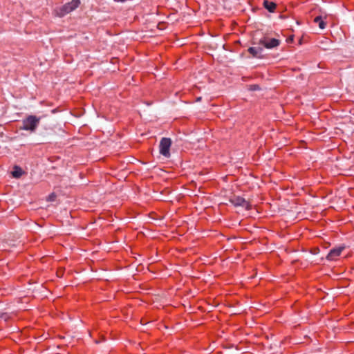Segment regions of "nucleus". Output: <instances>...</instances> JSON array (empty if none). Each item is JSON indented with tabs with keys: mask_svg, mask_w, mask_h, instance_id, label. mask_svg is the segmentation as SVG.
Masks as SVG:
<instances>
[{
	"mask_svg": "<svg viewBox=\"0 0 354 354\" xmlns=\"http://www.w3.org/2000/svg\"><path fill=\"white\" fill-rule=\"evenodd\" d=\"M314 21L315 23H318L319 24V27L321 28V29H324L326 27V24L325 22L322 20V17L321 16H318V17H316L314 19Z\"/></svg>",
	"mask_w": 354,
	"mask_h": 354,
	"instance_id": "9d476101",
	"label": "nucleus"
},
{
	"mask_svg": "<svg viewBox=\"0 0 354 354\" xmlns=\"http://www.w3.org/2000/svg\"><path fill=\"white\" fill-rule=\"evenodd\" d=\"M344 248L345 246L339 245L338 247L332 249L327 255V259L330 261L336 260L337 258L341 254L342 252L344 250Z\"/></svg>",
	"mask_w": 354,
	"mask_h": 354,
	"instance_id": "423d86ee",
	"label": "nucleus"
},
{
	"mask_svg": "<svg viewBox=\"0 0 354 354\" xmlns=\"http://www.w3.org/2000/svg\"><path fill=\"white\" fill-rule=\"evenodd\" d=\"M248 51L253 57H261L263 48L261 47H250Z\"/></svg>",
	"mask_w": 354,
	"mask_h": 354,
	"instance_id": "0eeeda50",
	"label": "nucleus"
},
{
	"mask_svg": "<svg viewBox=\"0 0 354 354\" xmlns=\"http://www.w3.org/2000/svg\"><path fill=\"white\" fill-rule=\"evenodd\" d=\"M264 7L270 12H274L276 9L277 5L269 1H264L263 2Z\"/></svg>",
	"mask_w": 354,
	"mask_h": 354,
	"instance_id": "1a4fd4ad",
	"label": "nucleus"
},
{
	"mask_svg": "<svg viewBox=\"0 0 354 354\" xmlns=\"http://www.w3.org/2000/svg\"><path fill=\"white\" fill-rule=\"evenodd\" d=\"M40 122V118L35 115H29L22 122L23 126L21 129L33 132L36 130Z\"/></svg>",
	"mask_w": 354,
	"mask_h": 354,
	"instance_id": "f257e3e1",
	"label": "nucleus"
},
{
	"mask_svg": "<svg viewBox=\"0 0 354 354\" xmlns=\"http://www.w3.org/2000/svg\"><path fill=\"white\" fill-rule=\"evenodd\" d=\"M171 145V140L170 138H163L160 142V153L166 158L170 156V147Z\"/></svg>",
	"mask_w": 354,
	"mask_h": 354,
	"instance_id": "7ed1b4c3",
	"label": "nucleus"
},
{
	"mask_svg": "<svg viewBox=\"0 0 354 354\" xmlns=\"http://www.w3.org/2000/svg\"><path fill=\"white\" fill-rule=\"evenodd\" d=\"M54 197H55V196H53V195L50 196H49V200L50 201H53L54 200Z\"/></svg>",
	"mask_w": 354,
	"mask_h": 354,
	"instance_id": "9b49d317",
	"label": "nucleus"
},
{
	"mask_svg": "<svg viewBox=\"0 0 354 354\" xmlns=\"http://www.w3.org/2000/svg\"><path fill=\"white\" fill-rule=\"evenodd\" d=\"M230 201L234 206H241L243 207H245L246 209H249L250 208V205L249 204V203L241 197L234 196L233 198H230Z\"/></svg>",
	"mask_w": 354,
	"mask_h": 354,
	"instance_id": "39448f33",
	"label": "nucleus"
},
{
	"mask_svg": "<svg viewBox=\"0 0 354 354\" xmlns=\"http://www.w3.org/2000/svg\"><path fill=\"white\" fill-rule=\"evenodd\" d=\"M259 44L264 46L266 48H272L278 46L280 41L274 38L264 37L260 39Z\"/></svg>",
	"mask_w": 354,
	"mask_h": 354,
	"instance_id": "20e7f679",
	"label": "nucleus"
},
{
	"mask_svg": "<svg viewBox=\"0 0 354 354\" xmlns=\"http://www.w3.org/2000/svg\"><path fill=\"white\" fill-rule=\"evenodd\" d=\"M80 4V0H72L69 3L64 5L60 8L59 12L58 13V15L59 16H64L68 13H70L71 12L73 11L77 8H78Z\"/></svg>",
	"mask_w": 354,
	"mask_h": 354,
	"instance_id": "f03ea898",
	"label": "nucleus"
},
{
	"mask_svg": "<svg viewBox=\"0 0 354 354\" xmlns=\"http://www.w3.org/2000/svg\"><path fill=\"white\" fill-rule=\"evenodd\" d=\"M24 174V171L22 169L18 166H15L13 167V171H12V175L14 178H19Z\"/></svg>",
	"mask_w": 354,
	"mask_h": 354,
	"instance_id": "6e6552de",
	"label": "nucleus"
}]
</instances>
